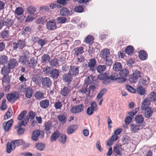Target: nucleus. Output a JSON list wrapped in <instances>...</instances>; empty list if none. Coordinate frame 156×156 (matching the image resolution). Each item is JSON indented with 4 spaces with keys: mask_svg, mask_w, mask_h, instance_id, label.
<instances>
[{
    "mask_svg": "<svg viewBox=\"0 0 156 156\" xmlns=\"http://www.w3.org/2000/svg\"><path fill=\"white\" fill-rule=\"evenodd\" d=\"M7 63V65L3 66L1 69L4 74L9 73L11 69L14 68L16 66L17 62L14 58H11L9 60Z\"/></svg>",
    "mask_w": 156,
    "mask_h": 156,
    "instance_id": "1",
    "label": "nucleus"
},
{
    "mask_svg": "<svg viewBox=\"0 0 156 156\" xmlns=\"http://www.w3.org/2000/svg\"><path fill=\"white\" fill-rule=\"evenodd\" d=\"M44 132L43 131L37 129L33 132L31 139L33 140L36 141L38 140L39 138L41 139H43L44 138Z\"/></svg>",
    "mask_w": 156,
    "mask_h": 156,
    "instance_id": "2",
    "label": "nucleus"
},
{
    "mask_svg": "<svg viewBox=\"0 0 156 156\" xmlns=\"http://www.w3.org/2000/svg\"><path fill=\"white\" fill-rule=\"evenodd\" d=\"M141 76V73L140 71L136 70L133 72L132 75H130L129 80L130 83H134Z\"/></svg>",
    "mask_w": 156,
    "mask_h": 156,
    "instance_id": "3",
    "label": "nucleus"
},
{
    "mask_svg": "<svg viewBox=\"0 0 156 156\" xmlns=\"http://www.w3.org/2000/svg\"><path fill=\"white\" fill-rule=\"evenodd\" d=\"M129 71L126 68H123L119 72V75L120 77V81L121 83L126 81V77L129 74Z\"/></svg>",
    "mask_w": 156,
    "mask_h": 156,
    "instance_id": "4",
    "label": "nucleus"
},
{
    "mask_svg": "<svg viewBox=\"0 0 156 156\" xmlns=\"http://www.w3.org/2000/svg\"><path fill=\"white\" fill-rule=\"evenodd\" d=\"M16 140H12L11 143L8 142L6 144V152L7 153H10L12 150L15 149L16 146Z\"/></svg>",
    "mask_w": 156,
    "mask_h": 156,
    "instance_id": "5",
    "label": "nucleus"
},
{
    "mask_svg": "<svg viewBox=\"0 0 156 156\" xmlns=\"http://www.w3.org/2000/svg\"><path fill=\"white\" fill-rule=\"evenodd\" d=\"M84 108L83 104H79L73 107L70 109V112L74 114L79 113L83 111Z\"/></svg>",
    "mask_w": 156,
    "mask_h": 156,
    "instance_id": "6",
    "label": "nucleus"
},
{
    "mask_svg": "<svg viewBox=\"0 0 156 156\" xmlns=\"http://www.w3.org/2000/svg\"><path fill=\"white\" fill-rule=\"evenodd\" d=\"M27 124L26 123L22 121L21 122H19L18 123V126L16 128H18L17 131V134L18 135L21 136L24 134L25 131V129L24 128L21 127V126H25Z\"/></svg>",
    "mask_w": 156,
    "mask_h": 156,
    "instance_id": "7",
    "label": "nucleus"
},
{
    "mask_svg": "<svg viewBox=\"0 0 156 156\" xmlns=\"http://www.w3.org/2000/svg\"><path fill=\"white\" fill-rule=\"evenodd\" d=\"M47 29L50 30H55L57 28L56 23L55 20H49L46 24Z\"/></svg>",
    "mask_w": 156,
    "mask_h": 156,
    "instance_id": "8",
    "label": "nucleus"
},
{
    "mask_svg": "<svg viewBox=\"0 0 156 156\" xmlns=\"http://www.w3.org/2000/svg\"><path fill=\"white\" fill-rule=\"evenodd\" d=\"M145 126L144 125H142L141 126L140 124H131L130 125V130L133 133L137 132L140 129H142Z\"/></svg>",
    "mask_w": 156,
    "mask_h": 156,
    "instance_id": "9",
    "label": "nucleus"
},
{
    "mask_svg": "<svg viewBox=\"0 0 156 156\" xmlns=\"http://www.w3.org/2000/svg\"><path fill=\"white\" fill-rule=\"evenodd\" d=\"M79 67L77 66H70L69 69V72L73 76L77 75L79 73Z\"/></svg>",
    "mask_w": 156,
    "mask_h": 156,
    "instance_id": "10",
    "label": "nucleus"
},
{
    "mask_svg": "<svg viewBox=\"0 0 156 156\" xmlns=\"http://www.w3.org/2000/svg\"><path fill=\"white\" fill-rule=\"evenodd\" d=\"M35 115L36 114L35 112L31 111H30L28 112V115L25 116L22 121L27 124L29 122V119L30 118L31 119H34Z\"/></svg>",
    "mask_w": 156,
    "mask_h": 156,
    "instance_id": "11",
    "label": "nucleus"
},
{
    "mask_svg": "<svg viewBox=\"0 0 156 156\" xmlns=\"http://www.w3.org/2000/svg\"><path fill=\"white\" fill-rule=\"evenodd\" d=\"M13 122V120L12 119L8 121L6 123L4 122L3 123L2 126L5 130V131L8 132L9 131L12 126Z\"/></svg>",
    "mask_w": 156,
    "mask_h": 156,
    "instance_id": "12",
    "label": "nucleus"
},
{
    "mask_svg": "<svg viewBox=\"0 0 156 156\" xmlns=\"http://www.w3.org/2000/svg\"><path fill=\"white\" fill-rule=\"evenodd\" d=\"M42 84L43 86L45 87H49L52 84V82L50 78L45 77L42 79Z\"/></svg>",
    "mask_w": 156,
    "mask_h": 156,
    "instance_id": "13",
    "label": "nucleus"
},
{
    "mask_svg": "<svg viewBox=\"0 0 156 156\" xmlns=\"http://www.w3.org/2000/svg\"><path fill=\"white\" fill-rule=\"evenodd\" d=\"M3 20L4 25H5L8 28L12 27L14 23L13 20L6 17H5Z\"/></svg>",
    "mask_w": 156,
    "mask_h": 156,
    "instance_id": "14",
    "label": "nucleus"
},
{
    "mask_svg": "<svg viewBox=\"0 0 156 156\" xmlns=\"http://www.w3.org/2000/svg\"><path fill=\"white\" fill-rule=\"evenodd\" d=\"M97 78L100 80H104V81H107L108 82L110 80L109 75V73H107L100 74L98 75Z\"/></svg>",
    "mask_w": 156,
    "mask_h": 156,
    "instance_id": "15",
    "label": "nucleus"
},
{
    "mask_svg": "<svg viewBox=\"0 0 156 156\" xmlns=\"http://www.w3.org/2000/svg\"><path fill=\"white\" fill-rule=\"evenodd\" d=\"M110 53L109 50L105 48L101 51L100 52V55L101 58H107L109 55Z\"/></svg>",
    "mask_w": 156,
    "mask_h": 156,
    "instance_id": "16",
    "label": "nucleus"
},
{
    "mask_svg": "<svg viewBox=\"0 0 156 156\" xmlns=\"http://www.w3.org/2000/svg\"><path fill=\"white\" fill-rule=\"evenodd\" d=\"M66 114L64 112L62 114H61L58 115L57 116V119L59 122L63 124L66 122Z\"/></svg>",
    "mask_w": 156,
    "mask_h": 156,
    "instance_id": "17",
    "label": "nucleus"
},
{
    "mask_svg": "<svg viewBox=\"0 0 156 156\" xmlns=\"http://www.w3.org/2000/svg\"><path fill=\"white\" fill-rule=\"evenodd\" d=\"M27 64L30 68H34L37 64V62L35 61L34 57H32L30 60H28Z\"/></svg>",
    "mask_w": 156,
    "mask_h": 156,
    "instance_id": "18",
    "label": "nucleus"
},
{
    "mask_svg": "<svg viewBox=\"0 0 156 156\" xmlns=\"http://www.w3.org/2000/svg\"><path fill=\"white\" fill-rule=\"evenodd\" d=\"M151 102V101L147 98L144 99L142 103L141 107V109L143 110L144 109L149 108L148 106L150 105Z\"/></svg>",
    "mask_w": 156,
    "mask_h": 156,
    "instance_id": "19",
    "label": "nucleus"
},
{
    "mask_svg": "<svg viewBox=\"0 0 156 156\" xmlns=\"http://www.w3.org/2000/svg\"><path fill=\"white\" fill-rule=\"evenodd\" d=\"M144 116L145 118H150L152 115L153 111L151 108L149 107L144 109Z\"/></svg>",
    "mask_w": 156,
    "mask_h": 156,
    "instance_id": "20",
    "label": "nucleus"
},
{
    "mask_svg": "<svg viewBox=\"0 0 156 156\" xmlns=\"http://www.w3.org/2000/svg\"><path fill=\"white\" fill-rule=\"evenodd\" d=\"M122 65L120 62H116L113 66V69L115 72H119L122 69Z\"/></svg>",
    "mask_w": 156,
    "mask_h": 156,
    "instance_id": "21",
    "label": "nucleus"
},
{
    "mask_svg": "<svg viewBox=\"0 0 156 156\" xmlns=\"http://www.w3.org/2000/svg\"><path fill=\"white\" fill-rule=\"evenodd\" d=\"M73 76L68 72V73L66 74L63 76L62 78L67 83H70L72 81Z\"/></svg>",
    "mask_w": 156,
    "mask_h": 156,
    "instance_id": "22",
    "label": "nucleus"
},
{
    "mask_svg": "<svg viewBox=\"0 0 156 156\" xmlns=\"http://www.w3.org/2000/svg\"><path fill=\"white\" fill-rule=\"evenodd\" d=\"M60 72L59 70L56 69H53L50 74V77L54 80L57 79L59 75Z\"/></svg>",
    "mask_w": 156,
    "mask_h": 156,
    "instance_id": "23",
    "label": "nucleus"
},
{
    "mask_svg": "<svg viewBox=\"0 0 156 156\" xmlns=\"http://www.w3.org/2000/svg\"><path fill=\"white\" fill-rule=\"evenodd\" d=\"M78 128V126L76 125H72L70 126L67 129V133L68 134H71Z\"/></svg>",
    "mask_w": 156,
    "mask_h": 156,
    "instance_id": "24",
    "label": "nucleus"
},
{
    "mask_svg": "<svg viewBox=\"0 0 156 156\" xmlns=\"http://www.w3.org/2000/svg\"><path fill=\"white\" fill-rule=\"evenodd\" d=\"M139 57L141 60H145L147 59L148 57V55L146 51L142 50L139 52Z\"/></svg>",
    "mask_w": 156,
    "mask_h": 156,
    "instance_id": "25",
    "label": "nucleus"
},
{
    "mask_svg": "<svg viewBox=\"0 0 156 156\" xmlns=\"http://www.w3.org/2000/svg\"><path fill=\"white\" fill-rule=\"evenodd\" d=\"M70 88L68 86H65L62 90L61 94L63 96H67L70 92Z\"/></svg>",
    "mask_w": 156,
    "mask_h": 156,
    "instance_id": "26",
    "label": "nucleus"
},
{
    "mask_svg": "<svg viewBox=\"0 0 156 156\" xmlns=\"http://www.w3.org/2000/svg\"><path fill=\"white\" fill-rule=\"evenodd\" d=\"M39 104L41 108H47L49 105V101L47 99L42 100L40 102Z\"/></svg>",
    "mask_w": 156,
    "mask_h": 156,
    "instance_id": "27",
    "label": "nucleus"
},
{
    "mask_svg": "<svg viewBox=\"0 0 156 156\" xmlns=\"http://www.w3.org/2000/svg\"><path fill=\"white\" fill-rule=\"evenodd\" d=\"M60 135V134L58 130L55 131L51 136V141L52 142L56 141L57 139L59 137Z\"/></svg>",
    "mask_w": 156,
    "mask_h": 156,
    "instance_id": "28",
    "label": "nucleus"
},
{
    "mask_svg": "<svg viewBox=\"0 0 156 156\" xmlns=\"http://www.w3.org/2000/svg\"><path fill=\"white\" fill-rule=\"evenodd\" d=\"M8 58L7 56L5 55H2L0 56V64L5 66L8 61Z\"/></svg>",
    "mask_w": 156,
    "mask_h": 156,
    "instance_id": "29",
    "label": "nucleus"
},
{
    "mask_svg": "<svg viewBox=\"0 0 156 156\" xmlns=\"http://www.w3.org/2000/svg\"><path fill=\"white\" fill-rule=\"evenodd\" d=\"M45 131L46 134L48 135L51 133L50 129L51 126V124L50 122H47L44 125Z\"/></svg>",
    "mask_w": 156,
    "mask_h": 156,
    "instance_id": "30",
    "label": "nucleus"
},
{
    "mask_svg": "<svg viewBox=\"0 0 156 156\" xmlns=\"http://www.w3.org/2000/svg\"><path fill=\"white\" fill-rule=\"evenodd\" d=\"M1 73L2 75L3 76V78L2 80V82H4L7 84L9 83L10 80L9 78V77L8 74L9 73H2V70H1Z\"/></svg>",
    "mask_w": 156,
    "mask_h": 156,
    "instance_id": "31",
    "label": "nucleus"
},
{
    "mask_svg": "<svg viewBox=\"0 0 156 156\" xmlns=\"http://www.w3.org/2000/svg\"><path fill=\"white\" fill-rule=\"evenodd\" d=\"M60 13L61 16H65L69 14L70 12L67 8L63 7L61 9Z\"/></svg>",
    "mask_w": 156,
    "mask_h": 156,
    "instance_id": "32",
    "label": "nucleus"
},
{
    "mask_svg": "<svg viewBox=\"0 0 156 156\" xmlns=\"http://www.w3.org/2000/svg\"><path fill=\"white\" fill-rule=\"evenodd\" d=\"M75 52V56H78L80 54H81L83 52V48L82 47H79L76 48L74 50Z\"/></svg>",
    "mask_w": 156,
    "mask_h": 156,
    "instance_id": "33",
    "label": "nucleus"
},
{
    "mask_svg": "<svg viewBox=\"0 0 156 156\" xmlns=\"http://www.w3.org/2000/svg\"><path fill=\"white\" fill-rule=\"evenodd\" d=\"M35 147L37 150L40 151H43L44 150L46 145L42 143H37L36 144Z\"/></svg>",
    "mask_w": 156,
    "mask_h": 156,
    "instance_id": "34",
    "label": "nucleus"
},
{
    "mask_svg": "<svg viewBox=\"0 0 156 156\" xmlns=\"http://www.w3.org/2000/svg\"><path fill=\"white\" fill-rule=\"evenodd\" d=\"M151 102H156V92H151L148 96L147 98Z\"/></svg>",
    "mask_w": 156,
    "mask_h": 156,
    "instance_id": "35",
    "label": "nucleus"
},
{
    "mask_svg": "<svg viewBox=\"0 0 156 156\" xmlns=\"http://www.w3.org/2000/svg\"><path fill=\"white\" fill-rule=\"evenodd\" d=\"M147 80L148 81L149 80V78L148 76H146V79L143 78L141 79L139 81V83L140 85V86H144L147 85L148 83L147 82Z\"/></svg>",
    "mask_w": 156,
    "mask_h": 156,
    "instance_id": "36",
    "label": "nucleus"
},
{
    "mask_svg": "<svg viewBox=\"0 0 156 156\" xmlns=\"http://www.w3.org/2000/svg\"><path fill=\"white\" fill-rule=\"evenodd\" d=\"M35 97L37 100H40L44 98L42 92L40 91H37L34 95Z\"/></svg>",
    "mask_w": 156,
    "mask_h": 156,
    "instance_id": "37",
    "label": "nucleus"
},
{
    "mask_svg": "<svg viewBox=\"0 0 156 156\" xmlns=\"http://www.w3.org/2000/svg\"><path fill=\"white\" fill-rule=\"evenodd\" d=\"M33 91L32 88L29 87L26 89L25 97L28 98H30L33 95Z\"/></svg>",
    "mask_w": 156,
    "mask_h": 156,
    "instance_id": "38",
    "label": "nucleus"
},
{
    "mask_svg": "<svg viewBox=\"0 0 156 156\" xmlns=\"http://www.w3.org/2000/svg\"><path fill=\"white\" fill-rule=\"evenodd\" d=\"M135 121L136 123L141 124L144 121V118L142 115H137L135 118Z\"/></svg>",
    "mask_w": 156,
    "mask_h": 156,
    "instance_id": "39",
    "label": "nucleus"
},
{
    "mask_svg": "<svg viewBox=\"0 0 156 156\" xmlns=\"http://www.w3.org/2000/svg\"><path fill=\"white\" fill-rule=\"evenodd\" d=\"M50 57L48 54H44L41 56V61L43 63H46L47 62L49 61Z\"/></svg>",
    "mask_w": 156,
    "mask_h": 156,
    "instance_id": "40",
    "label": "nucleus"
},
{
    "mask_svg": "<svg viewBox=\"0 0 156 156\" xmlns=\"http://www.w3.org/2000/svg\"><path fill=\"white\" fill-rule=\"evenodd\" d=\"M27 10L29 14L34 15L36 11V8L34 6H30L27 8Z\"/></svg>",
    "mask_w": 156,
    "mask_h": 156,
    "instance_id": "41",
    "label": "nucleus"
},
{
    "mask_svg": "<svg viewBox=\"0 0 156 156\" xmlns=\"http://www.w3.org/2000/svg\"><path fill=\"white\" fill-rule=\"evenodd\" d=\"M55 20L56 23L58 24L59 23H64L67 20V19L65 17H58Z\"/></svg>",
    "mask_w": 156,
    "mask_h": 156,
    "instance_id": "42",
    "label": "nucleus"
},
{
    "mask_svg": "<svg viewBox=\"0 0 156 156\" xmlns=\"http://www.w3.org/2000/svg\"><path fill=\"white\" fill-rule=\"evenodd\" d=\"M121 148V146L116 145L115 147H113V151L116 154L118 155L119 156H122V154L121 153V152L119 149Z\"/></svg>",
    "mask_w": 156,
    "mask_h": 156,
    "instance_id": "43",
    "label": "nucleus"
},
{
    "mask_svg": "<svg viewBox=\"0 0 156 156\" xmlns=\"http://www.w3.org/2000/svg\"><path fill=\"white\" fill-rule=\"evenodd\" d=\"M28 60L29 58L22 56L20 57L19 61L21 64L24 65L27 63Z\"/></svg>",
    "mask_w": 156,
    "mask_h": 156,
    "instance_id": "44",
    "label": "nucleus"
},
{
    "mask_svg": "<svg viewBox=\"0 0 156 156\" xmlns=\"http://www.w3.org/2000/svg\"><path fill=\"white\" fill-rule=\"evenodd\" d=\"M134 51L133 47L130 45L128 46L125 50V53L128 55L132 54Z\"/></svg>",
    "mask_w": 156,
    "mask_h": 156,
    "instance_id": "45",
    "label": "nucleus"
},
{
    "mask_svg": "<svg viewBox=\"0 0 156 156\" xmlns=\"http://www.w3.org/2000/svg\"><path fill=\"white\" fill-rule=\"evenodd\" d=\"M18 43V46L20 49H23L26 46V43L25 40H17Z\"/></svg>",
    "mask_w": 156,
    "mask_h": 156,
    "instance_id": "46",
    "label": "nucleus"
},
{
    "mask_svg": "<svg viewBox=\"0 0 156 156\" xmlns=\"http://www.w3.org/2000/svg\"><path fill=\"white\" fill-rule=\"evenodd\" d=\"M96 64V61L95 58H92L88 62V67L91 68L94 67Z\"/></svg>",
    "mask_w": 156,
    "mask_h": 156,
    "instance_id": "47",
    "label": "nucleus"
},
{
    "mask_svg": "<svg viewBox=\"0 0 156 156\" xmlns=\"http://www.w3.org/2000/svg\"><path fill=\"white\" fill-rule=\"evenodd\" d=\"M24 10L21 7L17 8L15 10V14L17 16L21 15L23 14Z\"/></svg>",
    "mask_w": 156,
    "mask_h": 156,
    "instance_id": "48",
    "label": "nucleus"
},
{
    "mask_svg": "<svg viewBox=\"0 0 156 156\" xmlns=\"http://www.w3.org/2000/svg\"><path fill=\"white\" fill-rule=\"evenodd\" d=\"M106 69V66L105 65H99L97 68L98 72L101 73L105 71Z\"/></svg>",
    "mask_w": 156,
    "mask_h": 156,
    "instance_id": "49",
    "label": "nucleus"
},
{
    "mask_svg": "<svg viewBox=\"0 0 156 156\" xmlns=\"http://www.w3.org/2000/svg\"><path fill=\"white\" fill-rule=\"evenodd\" d=\"M59 140L62 144H65L67 139V136L66 134H61L60 135Z\"/></svg>",
    "mask_w": 156,
    "mask_h": 156,
    "instance_id": "50",
    "label": "nucleus"
},
{
    "mask_svg": "<svg viewBox=\"0 0 156 156\" xmlns=\"http://www.w3.org/2000/svg\"><path fill=\"white\" fill-rule=\"evenodd\" d=\"M1 34L2 38H7L9 36V32L8 30L5 29L2 32Z\"/></svg>",
    "mask_w": 156,
    "mask_h": 156,
    "instance_id": "51",
    "label": "nucleus"
},
{
    "mask_svg": "<svg viewBox=\"0 0 156 156\" xmlns=\"http://www.w3.org/2000/svg\"><path fill=\"white\" fill-rule=\"evenodd\" d=\"M136 91L138 94L141 95H144L145 93L144 89L141 86L137 87Z\"/></svg>",
    "mask_w": 156,
    "mask_h": 156,
    "instance_id": "52",
    "label": "nucleus"
},
{
    "mask_svg": "<svg viewBox=\"0 0 156 156\" xmlns=\"http://www.w3.org/2000/svg\"><path fill=\"white\" fill-rule=\"evenodd\" d=\"M74 9L76 12L78 13H81L84 10V9L83 6L80 5L75 6Z\"/></svg>",
    "mask_w": 156,
    "mask_h": 156,
    "instance_id": "53",
    "label": "nucleus"
},
{
    "mask_svg": "<svg viewBox=\"0 0 156 156\" xmlns=\"http://www.w3.org/2000/svg\"><path fill=\"white\" fill-rule=\"evenodd\" d=\"M93 38L92 36L89 35L85 38V41L88 44L92 43L93 41Z\"/></svg>",
    "mask_w": 156,
    "mask_h": 156,
    "instance_id": "54",
    "label": "nucleus"
},
{
    "mask_svg": "<svg viewBox=\"0 0 156 156\" xmlns=\"http://www.w3.org/2000/svg\"><path fill=\"white\" fill-rule=\"evenodd\" d=\"M27 111L26 110H23L22 112L20 114L18 115L17 119L19 120H22L25 117V115L27 113Z\"/></svg>",
    "mask_w": 156,
    "mask_h": 156,
    "instance_id": "55",
    "label": "nucleus"
},
{
    "mask_svg": "<svg viewBox=\"0 0 156 156\" xmlns=\"http://www.w3.org/2000/svg\"><path fill=\"white\" fill-rule=\"evenodd\" d=\"M11 93L12 94L14 101H16L20 98V95L19 92L14 91Z\"/></svg>",
    "mask_w": 156,
    "mask_h": 156,
    "instance_id": "56",
    "label": "nucleus"
},
{
    "mask_svg": "<svg viewBox=\"0 0 156 156\" xmlns=\"http://www.w3.org/2000/svg\"><path fill=\"white\" fill-rule=\"evenodd\" d=\"M110 80H117V79L120 80V77H119L117 73H113L112 75L109 76Z\"/></svg>",
    "mask_w": 156,
    "mask_h": 156,
    "instance_id": "57",
    "label": "nucleus"
},
{
    "mask_svg": "<svg viewBox=\"0 0 156 156\" xmlns=\"http://www.w3.org/2000/svg\"><path fill=\"white\" fill-rule=\"evenodd\" d=\"M126 87L127 90L131 93H134L136 92V90L135 89L128 84L126 85Z\"/></svg>",
    "mask_w": 156,
    "mask_h": 156,
    "instance_id": "58",
    "label": "nucleus"
},
{
    "mask_svg": "<svg viewBox=\"0 0 156 156\" xmlns=\"http://www.w3.org/2000/svg\"><path fill=\"white\" fill-rule=\"evenodd\" d=\"M23 51V54L22 56L29 59L31 55L29 51L27 49H24Z\"/></svg>",
    "mask_w": 156,
    "mask_h": 156,
    "instance_id": "59",
    "label": "nucleus"
},
{
    "mask_svg": "<svg viewBox=\"0 0 156 156\" xmlns=\"http://www.w3.org/2000/svg\"><path fill=\"white\" fill-rule=\"evenodd\" d=\"M37 43L38 45H40L42 47L45 44L47 43V41L45 39H40L38 40Z\"/></svg>",
    "mask_w": 156,
    "mask_h": 156,
    "instance_id": "60",
    "label": "nucleus"
},
{
    "mask_svg": "<svg viewBox=\"0 0 156 156\" xmlns=\"http://www.w3.org/2000/svg\"><path fill=\"white\" fill-rule=\"evenodd\" d=\"M35 18L34 15L30 14L28 15L25 20L26 22H30L33 21Z\"/></svg>",
    "mask_w": 156,
    "mask_h": 156,
    "instance_id": "61",
    "label": "nucleus"
},
{
    "mask_svg": "<svg viewBox=\"0 0 156 156\" xmlns=\"http://www.w3.org/2000/svg\"><path fill=\"white\" fill-rule=\"evenodd\" d=\"M58 65L57 60L56 58H54L51 60L50 63V66L54 67Z\"/></svg>",
    "mask_w": 156,
    "mask_h": 156,
    "instance_id": "62",
    "label": "nucleus"
},
{
    "mask_svg": "<svg viewBox=\"0 0 156 156\" xmlns=\"http://www.w3.org/2000/svg\"><path fill=\"white\" fill-rule=\"evenodd\" d=\"M16 143V146H19L22 145H24L25 144L24 141L22 139L15 140Z\"/></svg>",
    "mask_w": 156,
    "mask_h": 156,
    "instance_id": "63",
    "label": "nucleus"
},
{
    "mask_svg": "<svg viewBox=\"0 0 156 156\" xmlns=\"http://www.w3.org/2000/svg\"><path fill=\"white\" fill-rule=\"evenodd\" d=\"M62 106V102L59 101L56 102L54 104L55 107L57 109H60Z\"/></svg>",
    "mask_w": 156,
    "mask_h": 156,
    "instance_id": "64",
    "label": "nucleus"
}]
</instances>
